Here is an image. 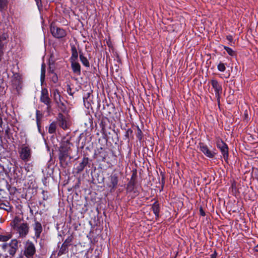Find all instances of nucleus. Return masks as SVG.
<instances>
[{
    "instance_id": "obj_1",
    "label": "nucleus",
    "mask_w": 258,
    "mask_h": 258,
    "mask_svg": "<svg viewBox=\"0 0 258 258\" xmlns=\"http://www.w3.org/2000/svg\"><path fill=\"white\" fill-rule=\"evenodd\" d=\"M18 153L20 159L23 162H27L31 160L32 150L30 145L26 142L19 147Z\"/></svg>"
},
{
    "instance_id": "obj_2",
    "label": "nucleus",
    "mask_w": 258,
    "mask_h": 258,
    "mask_svg": "<svg viewBox=\"0 0 258 258\" xmlns=\"http://www.w3.org/2000/svg\"><path fill=\"white\" fill-rule=\"evenodd\" d=\"M71 145V143L68 140L62 142L59 148L58 154V158L61 164H67V159L69 157V151Z\"/></svg>"
},
{
    "instance_id": "obj_3",
    "label": "nucleus",
    "mask_w": 258,
    "mask_h": 258,
    "mask_svg": "<svg viewBox=\"0 0 258 258\" xmlns=\"http://www.w3.org/2000/svg\"><path fill=\"white\" fill-rule=\"evenodd\" d=\"M1 247L3 250L8 252L9 255L7 256L13 257L19 248L18 241L16 239H13L9 243H3Z\"/></svg>"
},
{
    "instance_id": "obj_4",
    "label": "nucleus",
    "mask_w": 258,
    "mask_h": 258,
    "mask_svg": "<svg viewBox=\"0 0 258 258\" xmlns=\"http://www.w3.org/2000/svg\"><path fill=\"white\" fill-rule=\"evenodd\" d=\"M216 146L219 149L225 161L228 159V147L227 145L220 137L216 138Z\"/></svg>"
},
{
    "instance_id": "obj_5",
    "label": "nucleus",
    "mask_w": 258,
    "mask_h": 258,
    "mask_svg": "<svg viewBox=\"0 0 258 258\" xmlns=\"http://www.w3.org/2000/svg\"><path fill=\"white\" fill-rule=\"evenodd\" d=\"M35 252L36 249L34 243L29 240L27 241L24 246V255L27 258H31Z\"/></svg>"
},
{
    "instance_id": "obj_6",
    "label": "nucleus",
    "mask_w": 258,
    "mask_h": 258,
    "mask_svg": "<svg viewBox=\"0 0 258 258\" xmlns=\"http://www.w3.org/2000/svg\"><path fill=\"white\" fill-rule=\"evenodd\" d=\"M40 101L47 106V109H50L51 108V100L49 97L48 90L46 88H42L41 91L40 97Z\"/></svg>"
},
{
    "instance_id": "obj_7",
    "label": "nucleus",
    "mask_w": 258,
    "mask_h": 258,
    "mask_svg": "<svg viewBox=\"0 0 258 258\" xmlns=\"http://www.w3.org/2000/svg\"><path fill=\"white\" fill-rule=\"evenodd\" d=\"M50 31L53 37L60 39L64 37L67 35L66 31L60 28L51 25Z\"/></svg>"
},
{
    "instance_id": "obj_8",
    "label": "nucleus",
    "mask_w": 258,
    "mask_h": 258,
    "mask_svg": "<svg viewBox=\"0 0 258 258\" xmlns=\"http://www.w3.org/2000/svg\"><path fill=\"white\" fill-rule=\"evenodd\" d=\"M198 147L199 148L200 150L207 157L209 158H213L215 155H216V153L211 151L209 149L207 145L203 143L200 142L199 144Z\"/></svg>"
},
{
    "instance_id": "obj_9",
    "label": "nucleus",
    "mask_w": 258,
    "mask_h": 258,
    "mask_svg": "<svg viewBox=\"0 0 258 258\" xmlns=\"http://www.w3.org/2000/svg\"><path fill=\"white\" fill-rule=\"evenodd\" d=\"M96 158L101 161H104L108 156V153L104 148H98L95 153Z\"/></svg>"
},
{
    "instance_id": "obj_10",
    "label": "nucleus",
    "mask_w": 258,
    "mask_h": 258,
    "mask_svg": "<svg viewBox=\"0 0 258 258\" xmlns=\"http://www.w3.org/2000/svg\"><path fill=\"white\" fill-rule=\"evenodd\" d=\"M109 182L107 184L108 187L111 189H115L118 182V177L116 173L112 174L108 177Z\"/></svg>"
},
{
    "instance_id": "obj_11",
    "label": "nucleus",
    "mask_w": 258,
    "mask_h": 258,
    "mask_svg": "<svg viewBox=\"0 0 258 258\" xmlns=\"http://www.w3.org/2000/svg\"><path fill=\"white\" fill-rule=\"evenodd\" d=\"M89 164V159L88 157H84L81 161L79 163V165L76 168V172L77 173L82 172L85 167Z\"/></svg>"
},
{
    "instance_id": "obj_12",
    "label": "nucleus",
    "mask_w": 258,
    "mask_h": 258,
    "mask_svg": "<svg viewBox=\"0 0 258 258\" xmlns=\"http://www.w3.org/2000/svg\"><path fill=\"white\" fill-rule=\"evenodd\" d=\"M211 85L212 86V87L214 89L215 94L216 96L219 98L220 95L222 93V88L221 85H220L218 82L215 79L211 80Z\"/></svg>"
},
{
    "instance_id": "obj_13",
    "label": "nucleus",
    "mask_w": 258,
    "mask_h": 258,
    "mask_svg": "<svg viewBox=\"0 0 258 258\" xmlns=\"http://www.w3.org/2000/svg\"><path fill=\"white\" fill-rule=\"evenodd\" d=\"M8 35L3 33L0 35V51L4 53L5 48L8 44Z\"/></svg>"
},
{
    "instance_id": "obj_14",
    "label": "nucleus",
    "mask_w": 258,
    "mask_h": 258,
    "mask_svg": "<svg viewBox=\"0 0 258 258\" xmlns=\"http://www.w3.org/2000/svg\"><path fill=\"white\" fill-rule=\"evenodd\" d=\"M71 64L72 71L74 74L77 76H80L81 74V66L77 60L71 61Z\"/></svg>"
},
{
    "instance_id": "obj_15",
    "label": "nucleus",
    "mask_w": 258,
    "mask_h": 258,
    "mask_svg": "<svg viewBox=\"0 0 258 258\" xmlns=\"http://www.w3.org/2000/svg\"><path fill=\"white\" fill-rule=\"evenodd\" d=\"M57 121L59 123V125L63 130H67L68 128L67 121L64 115L61 113L58 114Z\"/></svg>"
},
{
    "instance_id": "obj_16",
    "label": "nucleus",
    "mask_w": 258,
    "mask_h": 258,
    "mask_svg": "<svg viewBox=\"0 0 258 258\" xmlns=\"http://www.w3.org/2000/svg\"><path fill=\"white\" fill-rule=\"evenodd\" d=\"M14 230L18 232L20 237L25 236L28 232V227H13Z\"/></svg>"
},
{
    "instance_id": "obj_17",
    "label": "nucleus",
    "mask_w": 258,
    "mask_h": 258,
    "mask_svg": "<svg viewBox=\"0 0 258 258\" xmlns=\"http://www.w3.org/2000/svg\"><path fill=\"white\" fill-rule=\"evenodd\" d=\"M53 98L56 104H58L62 101V97L57 89L53 91Z\"/></svg>"
},
{
    "instance_id": "obj_18",
    "label": "nucleus",
    "mask_w": 258,
    "mask_h": 258,
    "mask_svg": "<svg viewBox=\"0 0 258 258\" xmlns=\"http://www.w3.org/2000/svg\"><path fill=\"white\" fill-rule=\"evenodd\" d=\"M71 53L72 55L70 58V61L77 60L78 58V53L75 45L71 47Z\"/></svg>"
},
{
    "instance_id": "obj_19",
    "label": "nucleus",
    "mask_w": 258,
    "mask_h": 258,
    "mask_svg": "<svg viewBox=\"0 0 258 258\" xmlns=\"http://www.w3.org/2000/svg\"><path fill=\"white\" fill-rule=\"evenodd\" d=\"M151 209L156 217H158L160 211L159 204L157 202H154L151 207Z\"/></svg>"
},
{
    "instance_id": "obj_20",
    "label": "nucleus",
    "mask_w": 258,
    "mask_h": 258,
    "mask_svg": "<svg viewBox=\"0 0 258 258\" xmlns=\"http://www.w3.org/2000/svg\"><path fill=\"white\" fill-rule=\"evenodd\" d=\"M57 230L59 233V235H66L69 232V227H57Z\"/></svg>"
},
{
    "instance_id": "obj_21",
    "label": "nucleus",
    "mask_w": 258,
    "mask_h": 258,
    "mask_svg": "<svg viewBox=\"0 0 258 258\" xmlns=\"http://www.w3.org/2000/svg\"><path fill=\"white\" fill-rule=\"evenodd\" d=\"M133 138V131L132 128H127L124 134V140H127L129 142L130 139Z\"/></svg>"
},
{
    "instance_id": "obj_22",
    "label": "nucleus",
    "mask_w": 258,
    "mask_h": 258,
    "mask_svg": "<svg viewBox=\"0 0 258 258\" xmlns=\"http://www.w3.org/2000/svg\"><path fill=\"white\" fill-rule=\"evenodd\" d=\"M68 247L69 246L64 244L63 243L62 244L61 247L60 248L57 255L60 256L62 254H66L68 252Z\"/></svg>"
},
{
    "instance_id": "obj_23",
    "label": "nucleus",
    "mask_w": 258,
    "mask_h": 258,
    "mask_svg": "<svg viewBox=\"0 0 258 258\" xmlns=\"http://www.w3.org/2000/svg\"><path fill=\"white\" fill-rule=\"evenodd\" d=\"M80 59L82 64L86 67L89 68L90 67V63L89 61L88 60L87 57L84 56L83 54L82 53H80Z\"/></svg>"
},
{
    "instance_id": "obj_24",
    "label": "nucleus",
    "mask_w": 258,
    "mask_h": 258,
    "mask_svg": "<svg viewBox=\"0 0 258 258\" xmlns=\"http://www.w3.org/2000/svg\"><path fill=\"white\" fill-rule=\"evenodd\" d=\"M42 115L39 110H36V123L39 130H40V120L42 118Z\"/></svg>"
},
{
    "instance_id": "obj_25",
    "label": "nucleus",
    "mask_w": 258,
    "mask_h": 258,
    "mask_svg": "<svg viewBox=\"0 0 258 258\" xmlns=\"http://www.w3.org/2000/svg\"><path fill=\"white\" fill-rule=\"evenodd\" d=\"M56 124L55 122L53 121L52 122L49 126L48 127V133L50 134H54L56 132Z\"/></svg>"
},
{
    "instance_id": "obj_26",
    "label": "nucleus",
    "mask_w": 258,
    "mask_h": 258,
    "mask_svg": "<svg viewBox=\"0 0 258 258\" xmlns=\"http://www.w3.org/2000/svg\"><path fill=\"white\" fill-rule=\"evenodd\" d=\"M0 209H4L7 211H10L12 210V207L10 205V203L9 202L5 203H0Z\"/></svg>"
},
{
    "instance_id": "obj_27",
    "label": "nucleus",
    "mask_w": 258,
    "mask_h": 258,
    "mask_svg": "<svg viewBox=\"0 0 258 258\" xmlns=\"http://www.w3.org/2000/svg\"><path fill=\"white\" fill-rule=\"evenodd\" d=\"M5 120L6 118L4 116V113L3 109L1 107H0V132H3L4 127L3 126V118Z\"/></svg>"
},
{
    "instance_id": "obj_28",
    "label": "nucleus",
    "mask_w": 258,
    "mask_h": 258,
    "mask_svg": "<svg viewBox=\"0 0 258 258\" xmlns=\"http://www.w3.org/2000/svg\"><path fill=\"white\" fill-rule=\"evenodd\" d=\"M21 219L19 217H16L13 221V226H19V225L20 226H26L24 223L21 224Z\"/></svg>"
},
{
    "instance_id": "obj_29",
    "label": "nucleus",
    "mask_w": 258,
    "mask_h": 258,
    "mask_svg": "<svg viewBox=\"0 0 258 258\" xmlns=\"http://www.w3.org/2000/svg\"><path fill=\"white\" fill-rule=\"evenodd\" d=\"M223 47H224V49L226 51L227 53L230 56H234L236 55L235 52L232 48H231L228 46H223Z\"/></svg>"
},
{
    "instance_id": "obj_30",
    "label": "nucleus",
    "mask_w": 258,
    "mask_h": 258,
    "mask_svg": "<svg viewBox=\"0 0 258 258\" xmlns=\"http://www.w3.org/2000/svg\"><path fill=\"white\" fill-rule=\"evenodd\" d=\"M45 77V67L44 64H42L41 68L40 80L41 82H43Z\"/></svg>"
},
{
    "instance_id": "obj_31",
    "label": "nucleus",
    "mask_w": 258,
    "mask_h": 258,
    "mask_svg": "<svg viewBox=\"0 0 258 258\" xmlns=\"http://www.w3.org/2000/svg\"><path fill=\"white\" fill-rule=\"evenodd\" d=\"M217 69L221 72H224L226 70V63L220 62L217 65Z\"/></svg>"
},
{
    "instance_id": "obj_32",
    "label": "nucleus",
    "mask_w": 258,
    "mask_h": 258,
    "mask_svg": "<svg viewBox=\"0 0 258 258\" xmlns=\"http://www.w3.org/2000/svg\"><path fill=\"white\" fill-rule=\"evenodd\" d=\"M12 237L11 234H8L7 235H0V241L7 242Z\"/></svg>"
},
{
    "instance_id": "obj_33",
    "label": "nucleus",
    "mask_w": 258,
    "mask_h": 258,
    "mask_svg": "<svg viewBox=\"0 0 258 258\" xmlns=\"http://www.w3.org/2000/svg\"><path fill=\"white\" fill-rule=\"evenodd\" d=\"M137 129V137L139 139V141H141L143 138V133L142 130L140 129L139 126L137 125L136 126Z\"/></svg>"
},
{
    "instance_id": "obj_34",
    "label": "nucleus",
    "mask_w": 258,
    "mask_h": 258,
    "mask_svg": "<svg viewBox=\"0 0 258 258\" xmlns=\"http://www.w3.org/2000/svg\"><path fill=\"white\" fill-rule=\"evenodd\" d=\"M73 236L72 235L69 234V236L63 243L66 244L68 246H70L71 245V242L73 240Z\"/></svg>"
},
{
    "instance_id": "obj_35",
    "label": "nucleus",
    "mask_w": 258,
    "mask_h": 258,
    "mask_svg": "<svg viewBox=\"0 0 258 258\" xmlns=\"http://www.w3.org/2000/svg\"><path fill=\"white\" fill-rule=\"evenodd\" d=\"M61 111L65 112L67 110V107L64 103L61 101L58 104H57Z\"/></svg>"
},
{
    "instance_id": "obj_36",
    "label": "nucleus",
    "mask_w": 258,
    "mask_h": 258,
    "mask_svg": "<svg viewBox=\"0 0 258 258\" xmlns=\"http://www.w3.org/2000/svg\"><path fill=\"white\" fill-rule=\"evenodd\" d=\"M12 83H13V85L14 86H15L17 83L18 84V86H16V89L18 90L20 88H21V87H20V85L21 84V83H20V81L17 79H14L13 81H12Z\"/></svg>"
},
{
    "instance_id": "obj_37",
    "label": "nucleus",
    "mask_w": 258,
    "mask_h": 258,
    "mask_svg": "<svg viewBox=\"0 0 258 258\" xmlns=\"http://www.w3.org/2000/svg\"><path fill=\"white\" fill-rule=\"evenodd\" d=\"M7 6V0H0V9H3Z\"/></svg>"
},
{
    "instance_id": "obj_38",
    "label": "nucleus",
    "mask_w": 258,
    "mask_h": 258,
    "mask_svg": "<svg viewBox=\"0 0 258 258\" xmlns=\"http://www.w3.org/2000/svg\"><path fill=\"white\" fill-rule=\"evenodd\" d=\"M51 80L54 83H56L58 82V77L55 73L51 77Z\"/></svg>"
},
{
    "instance_id": "obj_39",
    "label": "nucleus",
    "mask_w": 258,
    "mask_h": 258,
    "mask_svg": "<svg viewBox=\"0 0 258 258\" xmlns=\"http://www.w3.org/2000/svg\"><path fill=\"white\" fill-rule=\"evenodd\" d=\"M42 194L43 195V200L44 201H46L48 198V196L47 195V192L44 190H43L42 191Z\"/></svg>"
},
{
    "instance_id": "obj_40",
    "label": "nucleus",
    "mask_w": 258,
    "mask_h": 258,
    "mask_svg": "<svg viewBox=\"0 0 258 258\" xmlns=\"http://www.w3.org/2000/svg\"><path fill=\"white\" fill-rule=\"evenodd\" d=\"M199 212L200 215L202 216H205L206 215V213L202 206H201L199 208Z\"/></svg>"
},
{
    "instance_id": "obj_41",
    "label": "nucleus",
    "mask_w": 258,
    "mask_h": 258,
    "mask_svg": "<svg viewBox=\"0 0 258 258\" xmlns=\"http://www.w3.org/2000/svg\"><path fill=\"white\" fill-rule=\"evenodd\" d=\"M226 39L229 41V44L233 42V37L232 35H227L226 36Z\"/></svg>"
},
{
    "instance_id": "obj_42",
    "label": "nucleus",
    "mask_w": 258,
    "mask_h": 258,
    "mask_svg": "<svg viewBox=\"0 0 258 258\" xmlns=\"http://www.w3.org/2000/svg\"><path fill=\"white\" fill-rule=\"evenodd\" d=\"M29 208L30 209V212L31 215H33L34 214V211H36L35 206H34L30 207V206H29Z\"/></svg>"
},
{
    "instance_id": "obj_43",
    "label": "nucleus",
    "mask_w": 258,
    "mask_h": 258,
    "mask_svg": "<svg viewBox=\"0 0 258 258\" xmlns=\"http://www.w3.org/2000/svg\"><path fill=\"white\" fill-rule=\"evenodd\" d=\"M36 3V4L38 7V8H39L40 7H42V4H41V0H35Z\"/></svg>"
},
{
    "instance_id": "obj_44",
    "label": "nucleus",
    "mask_w": 258,
    "mask_h": 258,
    "mask_svg": "<svg viewBox=\"0 0 258 258\" xmlns=\"http://www.w3.org/2000/svg\"><path fill=\"white\" fill-rule=\"evenodd\" d=\"M67 92L70 95H73V93H71V88L70 85L67 86Z\"/></svg>"
},
{
    "instance_id": "obj_45",
    "label": "nucleus",
    "mask_w": 258,
    "mask_h": 258,
    "mask_svg": "<svg viewBox=\"0 0 258 258\" xmlns=\"http://www.w3.org/2000/svg\"><path fill=\"white\" fill-rule=\"evenodd\" d=\"M4 53L2 52V51H0V62L2 61Z\"/></svg>"
},
{
    "instance_id": "obj_46",
    "label": "nucleus",
    "mask_w": 258,
    "mask_h": 258,
    "mask_svg": "<svg viewBox=\"0 0 258 258\" xmlns=\"http://www.w3.org/2000/svg\"><path fill=\"white\" fill-rule=\"evenodd\" d=\"M254 250L255 251H258V244L256 246H254Z\"/></svg>"
},
{
    "instance_id": "obj_47",
    "label": "nucleus",
    "mask_w": 258,
    "mask_h": 258,
    "mask_svg": "<svg viewBox=\"0 0 258 258\" xmlns=\"http://www.w3.org/2000/svg\"><path fill=\"white\" fill-rule=\"evenodd\" d=\"M215 257H216V255L214 254L211 255V258H215Z\"/></svg>"
},
{
    "instance_id": "obj_48",
    "label": "nucleus",
    "mask_w": 258,
    "mask_h": 258,
    "mask_svg": "<svg viewBox=\"0 0 258 258\" xmlns=\"http://www.w3.org/2000/svg\"><path fill=\"white\" fill-rule=\"evenodd\" d=\"M36 226H41V224L39 222H37L36 223Z\"/></svg>"
},
{
    "instance_id": "obj_49",
    "label": "nucleus",
    "mask_w": 258,
    "mask_h": 258,
    "mask_svg": "<svg viewBox=\"0 0 258 258\" xmlns=\"http://www.w3.org/2000/svg\"><path fill=\"white\" fill-rule=\"evenodd\" d=\"M8 130H9V128H8V130H6V131H5V132H6V134H8V132H9Z\"/></svg>"
},
{
    "instance_id": "obj_50",
    "label": "nucleus",
    "mask_w": 258,
    "mask_h": 258,
    "mask_svg": "<svg viewBox=\"0 0 258 258\" xmlns=\"http://www.w3.org/2000/svg\"><path fill=\"white\" fill-rule=\"evenodd\" d=\"M41 228V226H39V227H36V230H38V228Z\"/></svg>"
}]
</instances>
